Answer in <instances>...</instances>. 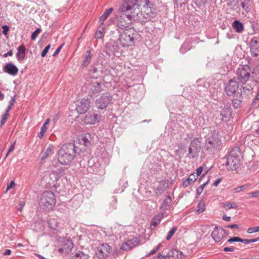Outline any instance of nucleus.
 I'll return each instance as SVG.
<instances>
[{
    "mask_svg": "<svg viewBox=\"0 0 259 259\" xmlns=\"http://www.w3.org/2000/svg\"><path fill=\"white\" fill-rule=\"evenodd\" d=\"M109 163V159L103 154L93 157L88 161L89 171L91 172L102 174L105 167Z\"/></svg>",
    "mask_w": 259,
    "mask_h": 259,
    "instance_id": "7ed1b4c3",
    "label": "nucleus"
},
{
    "mask_svg": "<svg viewBox=\"0 0 259 259\" xmlns=\"http://www.w3.org/2000/svg\"><path fill=\"white\" fill-rule=\"evenodd\" d=\"M201 138L199 137H196L191 141L188 148V154L190 158L194 159L198 156L201 148Z\"/></svg>",
    "mask_w": 259,
    "mask_h": 259,
    "instance_id": "1a4fd4ad",
    "label": "nucleus"
},
{
    "mask_svg": "<svg viewBox=\"0 0 259 259\" xmlns=\"http://www.w3.org/2000/svg\"><path fill=\"white\" fill-rule=\"evenodd\" d=\"M88 255L84 253L83 252L78 251L74 255H72L70 259H88Z\"/></svg>",
    "mask_w": 259,
    "mask_h": 259,
    "instance_id": "58836bf2",
    "label": "nucleus"
},
{
    "mask_svg": "<svg viewBox=\"0 0 259 259\" xmlns=\"http://www.w3.org/2000/svg\"><path fill=\"white\" fill-rule=\"evenodd\" d=\"M111 251V247L107 243H103L98 247L97 254L99 258H104L107 257Z\"/></svg>",
    "mask_w": 259,
    "mask_h": 259,
    "instance_id": "412c9836",
    "label": "nucleus"
},
{
    "mask_svg": "<svg viewBox=\"0 0 259 259\" xmlns=\"http://www.w3.org/2000/svg\"><path fill=\"white\" fill-rule=\"evenodd\" d=\"M56 204V198L54 193L51 191L44 192L40 196L39 205L42 209L52 210Z\"/></svg>",
    "mask_w": 259,
    "mask_h": 259,
    "instance_id": "20e7f679",
    "label": "nucleus"
},
{
    "mask_svg": "<svg viewBox=\"0 0 259 259\" xmlns=\"http://www.w3.org/2000/svg\"><path fill=\"white\" fill-rule=\"evenodd\" d=\"M9 116V113H5L3 115L2 118L1 120V122L0 127L5 123Z\"/></svg>",
    "mask_w": 259,
    "mask_h": 259,
    "instance_id": "bf43d9fd",
    "label": "nucleus"
},
{
    "mask_svg": "<svg viewBox=\"0 0 259 259\" xmlns=\"http://www.w3.org/2000/svg\"><path fill=\"white\" fill-rule=\"evenodd\" d=\"M100 23V25L95 34V38L96 39L102 38L104 35L105 24L104 23Z\"/></svg>",
    "mask_w": 259,
    "mask_h": 259,
    "instance_id": "2f4dec72",
    "label": "nucleus"
},
{
    "mask_svg": "<svg viewBox=\"0 0 259 259\" xmlns=\"http://www.w3.org/2000/svg\"><path fill=\"white\" fill-rule=\"evenodd\" d=\"M249 48L252 56H259V38L253 37L250 41Z\"/></svg>",
    "mask_w": 259,
    "mask_h": 259,
    "instance_id": "a211bd4d",
    "label": "nucleus"
},
{
    "mask_svg": "<svg viewBox=\"0 0 259 259\" xmlns=\"http://www.w3.org/2000/svg\"><path fill=\"white\" fill-rule=\"evenodd\" d=\"M221 205L222 207H223L226 209L236 208L237 207V205H236L235 203H232L230 201H227L225 203H222Z\"/></svg>",
    "mask_w": 259,
    "mask_h": 259,
    "instance_id": "a18cd8bd",
    "label": "nucleus"
},
{
    "mask_svg": "<svg viewBox=\"0 0 259 259\" xmlns=\"http://www.w3.org/2000/svg\"><path fill=\"white\" fill-rule=\"evenodd\" d=\"M119 49L117 42L112 40L106 44L105 53L109 56H118L120 54Z\"/></svg>",
    "mask_w": 259,
    "mask_h": 259,
    "instance_id": "f8f14e48",
    "label": "nucleus"
},
{
    "mask_svg": "<svg viewBox=\"0 0 259 259\" xmlns=\"http://www.w3.org/2000/svg\"><path fill=\"white\" fill-rule=\"evenodd\" d=\"M138 0H124L119 8L120 12H126L133 9Z\"/></svg>",
    "mask_w": 259,
    "mask_h": 259,
    "instance_id": "4be33fe9",
    "label": "nucleus"
},
{
    "mask_svg": "<svg viewBox=\"0 0 259 259\" xmlns=\"http://www.w3.org/2000/svg\"><path fill=\"white\" fill-rule=\"evenodd\" d=\"M235 250V248L233 246H230V247H226L224 248L223 250L225 252H233Z\"/></svg>",
    "mask_w": 259,
    "mask_h": 259,
    "instance_id": "338daca9",
    "label": "nucleus"
},
{
    "mask_svg": "<svg viewBox=\"0 0 259 259\" xmlns=\"http://www.w3.org/2000/svg\"><path fill=\"white\" fill-rule=\"evenodd\" d=\"M64 43H63V44H61V45H60V46H59V47H58V48L56 50V51H55V52L54 53V54H53V56H56L57 55H58V54L60 53V51H61V49L62 48L63 46H64Z\"/></svg>",
    "mask_w": 259,
    "mask_h": 259,
    "instance_id": "0e129e2a",
    "label": "nucleus"
},
{
    "mask_svg": "<svg viewBox=\"0 0 259 259\" xmlns=\"http://www.w3.org/2000/svg\"><path fill=\"white\" fill-rule=\"evenodd\" d=\"M222 138L219 132L215 130H210L205 137L204 149L209 155L220 150L222 146Z\"/></svg>",
    "mask_w": 259,
    "mask_h": 259,
    "instance_id": "f03ea898",
    "label": "nucleus"
},
{
    "mask_svg": "<svg viewBox=\"0 0 259 259\" xmlns=\"http://www.w3.org/2000/svg\"><path fill=\"white\" fill-rule=\"evenodd\" d=\"M171 201V197L169 195H166L160 206V210L162 211L168 210L170 208Z\"/></svg>",
    "mask_w": 259,
    "mask_h": 259,
    "instance_id": "cd10ccee",
    "label": "nucleus"
},
{
    "mask_svg": "<svg viewBox=\"0 0 259 259\" xmlns=\"http://www.w3.org/2000/svg\"><path fill=\"white\" fill-rule=\"evenodd\" d=\"M81 150L73 143L65 144L58 152V162L63 165L70 164L77 155L79 154Z\"/></svg>",
    "mask_w": 259,
    "mask_h": 259,
    "instance_id": "f257e3e1",
    "label": "nucleus"
},
{
    "mask_svg": "<svg viewBox=\"0 0 259 259\" xmlns=\"http://www.w3.org/2000/svg\"><path fill=\"white\" fill-rule=\"evenodd\" d=\"M256 81L255 80H253L252 81L251 84H243L242 87L243 92L246 94L247 96H249L252 94V91L254 87L256 85Z\"/></svg>",
    "mask_w": 259,
    "mask_h": 259,
    "instance_id": "c756f323",
    "label": "nucleus"
},
{
    "mask_svg": "<svg viewBox=\"0 0 259 259\" xmlns=\"http://www.w3.org/2000/svg\"><path fill=\"white\" fill-rule=\"evenodd\" d=\"M132 20L134 21L145 23L150 21L149 17L145 16V13H142L137 7L130 12Z\"/></svg>",
    "mask_w": 259,
    "mask_h": 259,
    "instance_id": "9b49d317",
    "label": "nucleus"
},
{
    "mask_svg": "<svg viewBox=\"0 0 259 259\" xmlns=\"http://www.w3.org/2000/svg\"><path fill=\"white\" fill-rule=\"evenodd\" d=\"M139 242V240L136 237H133L124 241L120 247V249L127 251L136 247Z\"/></svg>",
    "mask_w": 259,
    "mask_h": 259,
    "instance_id": "f3484780",
    "label": "nucleus"
},
{
    "mask_svg": "<svg viewBox=\"0 0 259 259\" xmlns=\"http://www.w3.org/2000/svg\"><path fill=\"white\" fill-rule=\"evenodd\" d=\"M252 73L256 76L259 75V65H257L254 67Z\"/></svg>",
    "mask_w": 259,
    "mask_h": 259,
    "instance_id": "e2e57ef3",
    "label": "nucleus"
},
{
    "mask_svg": "<svg viewBox=\"0 0 259 259\" xmlns=\"http://www.w3.org/2000/svg\"><path fill=\"white\" fill-rule=\"evenodd\" d=\"M194 124L197 126H202L205 123V120L201 114H198L194 118Z\"/></svg>",
    "mask_w": 259,
    "mask_h": 259,
    "instance_id": "f704fd0d",
    "label": "nucleus"
},
{
    "mask_svg": "<svg viewBox=\"0 0 259 259\" xmlns=\"http://www.w3.org/2000/svg\"><path fill=\"white\" fill-rule=\"evenodd\" d=\"M50 47H51V45H48L45 48V49L42 50V51L41 52V57L44 58L46 56L47 54L48 53L49 50L50 49Z\"/></svg>",
    "mask_w": 259,
    "mask_h": 259,
    "instance_id": "4d7b16f0",
    "label": "nucleus"
},
{
    "mask_svg": "<svg viewBox=\"0 0 259 259\" xmlns=\"http://www.w3.org/2000/svg\"><path fill=\"white\" fill-rule=\"evenodd\" d=\"M177 228H172L171 230L168 232L166 239L167 240H170L174 233L176 232Z\"/></svg>",
    "mask_w": 259,
    "mask_h": 259,
    "instance_id": "603ef678",
    "label": "nucleus"
},
{
    "mask_svg": "<svg viewBox=\"0 0 259 259\" xmlns=\"http://www.w3.org/2000/svg\"><path fill=\"white\" fill-rule=\"evenodd\" d=\"M57 243V251L62 255L68 254L74 247L72 241L69 238L60 237L58 239Z\"/></svg>",
    "mask_w": 259,
    "mask_h": 259,
    "instance_id": "39448f33",
    "label": "nucleus"
},
{
    "mask_svg": "<svg viewBox=\"0 0 259 259\" xmlns=\"http://www.w3.org/2000/svg\"><path fill=\"white\" fill-rule=\"evenodd\" d=\"M197 176H195V174H192L187 179V180L191 183L195 182L197 180Z\"/></svg>",
    "mask_w": 259,
    "mask_h": 259,
    "instance_id": "6e6d98bb",
    "label": "nucleus"
},
{
    "mask_svg": "<svg viewBox=\"0 0 259 259\" xmlns=\"http://www.w3.org/2000/svg\"><path fill=\"white\" fill-rule=\"evenodd\" d=\"M3 28V33L4 35H7L8 34V31L10 30V27L7 25H4L2 27Z\"/></svg>",
    "mask_w": 259,
    "mask_h": 259,
    "instance_id": "680f3d73",
    "label": "nucleus"
},
{
    "mask_svg": "<svg viewBox=\"0 0 259 259\" xmlns=\"http://www.w3.org/2000/svg\"><path fill=\"white\" fill-rule=\"evenodd\" d=\"M226 234L223 228H214L211 233V237L215 242H220L225 237Z\"/></svg>",
    "mask_w": 259,
    "mask_h": 259,
    "instance_id": "6ab92c4d",
    "label": "nucleus"
},
{
    "mask_svg": "<svg viewBox=\"0 0 259 259\" xmlns=\"http://www.w3.org/2000/svg\"><path fill=\"white\" fill-rule=\"evenodd\" d=\"M112 99V96L109 92H105L96 100L95 106L99 110H104L110 104Z\"/></svg>",
    "mask_w": 259,
    "mask_h": 259,
    "instance_id": "0eeeda50",
    "label": "nucleus"
},
{
    "mask_svg": "<svg viewBox=\"0 0 259 259\" xmlns=\"http://www.w3.org/2000/svg\"><path fill=\"white\" fill-rule=\"evenodd\" d=\"M113 10V9L112 8L107 9L99 18V22L104 23L105 20L108 18Z\"/></svg>",
    "mask_w": 259,
    "mask_h": 259,
    "instance_id": "4c0bfd02",
    "label": "nucleus"
},
{
    "mask_svg": "<svg viewBox=\"0 0 259 259\" xmlns=\"http://www.w3.org/2000/svg\"><path fill=\"white\" fill-rule=\"evenodd\" d=\"M241 153L239 147H234L231 151L229 152V154L227 155L231 157H234L236 158H239L240 159Z\"/></svg>",
    "mask_w": 259,
    "mask_h": 259,
    "instance_id": "72a5a7b5",
    "label": "nucleus"
},
{
    "mask_svg": "<svg viewBox=\"0 0 259 259\" xmlns=\"http://www.w3.org/2000/svg\"><path fill=\"white\" fill-rule=\"evenodd\" d=\"M91 52L89 50L87 52V55H85L84 59L83 60L81 65L83 67L87 66L90 63L91 60Z\"/></svg>",
    "mask_w": 259,
    "mask_h": 259,
    "instance_id": "ea45409f",
    "label": "nucleus"
},
{
    "mask_svg": "<svg viewBox=\"0 0 259 259\" xmlns=\"http://www.w3.org/2000/svg\"><path fill=\"white\" fill-rule=\"evenodd\" d=\"M47 131V126L45 125H42L40 128V132L38 135V137L40 139L42 138Z\"/></svg>",
    "mask_w": 259,
    "mask_h": 259,
    "instance_id": "5fc2aeb1",
    "label": "nucleus"
},
{
    "mask_svg": "<svg viewBox=\"0 0 259 259\" xmlns=\"http://www.w3.org/2000/svg\"><path fill=\"white\" fill-rule=\"evenodd\" d=\"M36 219H37L35 218H34L35 226L40 225L42 226V227H45L46 226V224H48V227H54V225L55 226V227L59 226V225L56 222V220L54 219H50L47 222L42 220L37 221Z\"/></svg>",
    "mask_w": 259,
    "mask_h": 259,
    "instance_id": "393cba45",
    "label": "nucleus"
},
{
    "mask_svg": "<svg viewBox=\"0 0 259 259\" xmlns=\"http://www.w3.org/2000/svg\"><path fill=\"white\" fill-rule=\"evenodd\" d=\"M102 83L95 80L92 81L90 92L92 94H99L102 90Z\"/></svg>",
    "mask_w": 259,
    "mask_h": 259,
    "instance_id": "bb28decb",
    "label": "nucleus"
},
{
    "mask_svg": "<svg viewBox=\"0 0 259 259\" xmlns=\"http://www.w3.org/2000/svg\"><path fill=\"white\" fill-rule=\"evenodd\" d=\"M26 48L23 44L21 45L17 49V53L16 56L20 54H25Z\"/></svg>",
    "mask_w": 259,
    "mask_h": 259,
    "instance_id": "8fccbe9b",
    "label": "nucleus"
},
{
    "mask_svg": "<svg viewBox=\"0 0 259 259\" xmlns=\"http://www.w3.org/2000/svg\"><path fill=\"white\" fill-rule=\"evenodd\" d=\"M249 197H257L259 196V191L250 192L248 194Z\"/></svg>",
    "mask_w": 259,
    "mask_h": 259,
    "instance_id": "69168bd1",
    "label": "nucleus"
},
{
    "mask_svg": "<svg viewBox=\"0 0 259 259\" xmlns=\"http://www.w3.org/2000/svg\"><path fill=\"white\" fill-rule=\"evenodd\" d=\"M52 147L49 146L46 150L42 154L41 160H44L47 158L50 154L52 153Z\"/></svg>",
    "mask_w": 259,
    "mask_h": 259,
    "instance_id": "de8ad7c7",
    "label": "nucleus"
},
{
    "mask_svg": "<svg viewBox=\"0 0 259 259\" xmlns=\"http://www.w3.org/2000/svg\"><path fill=\"white\" fill-rule=\"evenodd\" d=\"M16 95H14L9 101V105L13 106L16 102Z\"/></svg>",
    "mask_w": 259,
    "mask_h": 259,
    "instance_id": "774afa93",
    "label": "nucleus"
},
{
    "mask_svg": "<svg viewBox=\"0 0 259 259\" xmlns=\"http://www.w3.org/2000/svg\"><path fill=\"white\" fill-rule=\"evenodd\" d=\"M250 186V185L249 184L241 185V186H240L239 187H237L233 189V191L234 193H239L241 191H244L249 189Z\"/></svg>",
    "mask_w": 259,
    "mask_h": 259,
    "instance_id": "37998d69",
    "label": "nucleus"
},
{
    "mask_svg": "<svg viewBox=\"0 0 259 259\" xmlns=\"http://www.w3.org/2000/svg\"><path fill=\"white\" fill-rule=\"evenodd\" d=\"M239 87V82L234 78L229 81L227 84L225 91L226 94L228 96L233 95Z\"/></svg>",
    "mask_w": 259,
    "mask_h": 259,
    "instance_id": "4468645a",
    "label": "nucleus"
},
{
    "mask_svg": "<svg viewBox=\"0 0 259 259\" xmlns=\"http://www.w3.org/2000/svg\"><path fill=\"white\" fill-rule=\"evenodd\" d=\"M198 86L201 87V86L204 88L207 89L208 87L209 86V84L208 82H206L204 81H202L201 80L197 81Z\"/></svg>",
    "mask_w": 259,
    "mask_h": 259,
    "instance_id": "864d4df0",
    "label": "nucleus"
},
{
    "mask_svg": "<svg viewBox=\"0 0 259 259\" xmlns=\"http://www.w3.org/2000/svg\"><path fill=\"white\" fill-rule=\"evenodd\" d=\"M5 72L13 76H15L18 72L17 67L12 63H8L3 67Z\"/></svg>",
    "mask_w": 259,
    "mask_h": 259,
    "instance_id": "b1692460",
    "label": "nucleus"
},
{
    "mask_svg": "<svg viewBox=\"0 0 259 259\" xmlns=\"http://www.w3.org/2000/svg\"><path fill=\"white\" fill-rule=\"evenodd\" d=\"M225 165L229 170H236L240 166V159L227 156Z\"/></svg>",
    "mask_w": 259,
    "mask_h": 259,
    "instance_id": "ddd939ff",
    "label": "nucleus"
},
{
    "mask_svg": "<svg viewBox=\"0 0 259 259\" xmlns=\"http://www.w3.org/2000/svg\"><path fill=\"white\" fill-rule=\"evenodd\" d=\"M141 5L145 13V16L149 17L151 20L154 18L156 15V9L155 5L149 0H143L141 2Z\"/></svg>",
    "mask_w": 259,
    "mask_h": 259,
    "instance_id": "9d476101",
    "label": "nucleus"
},
{
    "mask_svg": "<svg viewBox=\"0 0 259 259\" xmlns=\"http://www.w3.org/2000/svg\"><path fill=\"white\" fill-rule=\"evenodd\" d=\"M223 118H227L230 115V107L228 105L225 106L221 112Z\"/></svg>",
    "mask_w": 259,
    "mask_h": 259,
    "instance_id": "c03bdc74",
    "label": "nucleus"
},
{
    "mask_svg": "<svg viewBox=\"0 0 259 259\" xmlns=\"http://www.w3.org/2000/svg\"><path fill=\"white\" fill-rule=\"evenodd\" d=\"M163 217V213L159 212L154 215L150 223V227H156L161 222Z\"/></svg>",
    "mask_w": 259,
    "mask_h": 259,
    "instance_id": "7c9ffc66",
    "label": "nucleus"
},
{
    "mask_svg": "<svg viewBox=\"0 0 259 259\" xmlns=\"http://www.w3.org/2000/svg\"><path fill=\"white\" fill-rule=\"evenodd\" d=\"M90 138V134H85L84 135H82L80 137V138L79 139L80 143L83 145H84L85 147H87L90 145V141L89 140V139Z\"/></svg>",
    "mask_w": 259,
    "mask_h": 259,
    "instance_id": "c9c22d12",
    "label": "nucleus"
},
{
    "mask_svg": "<svg viewBox=\"0 0 259 259\" xmlns=\"http://www.w3.org/2000/svg\"><path fill=\"white\" fill-rule=\"evenodd\" d=\"M242 103V96L241 94H236L234 96L232 100L233 106L234 108H238L240 107Z\"/></svg>",
    "mask_w": 259,
    "mask_h": 259,
    "instance_id": "c85d7f7f",
    "label": "nucleus"
},
{
    "mask_svg": "<svg viewBox=\"0 0 259 259\" xmlns=\"http://www.w3.org/2000/svg\"><path fill=\"white\" fill-rule=\"evenodd\" d=\"M15 144H16V142H14V143H13L11 146L9 147V150L8 151H7V154H6V155L4 158V159L5 160L6 159V158L8 156V155H9V154L14 150L15 149Z\"/></svg>",
    "mask_w": 259,
    "mask_h": 259,
    "instance_id": "13d9d810",
    "label": "nucleus"
},
{
    "mask_svg": "<svg viewBox=\"0 0 259 259\" xmlns=\"http://www.w3.org/2000/svg\"><path fill=\"white\" fill-rule=\"evenodd\" d=\"M236 80L245 84L250 77V74L244 67L239 68L237 71Z\"/></svg>",
    "mask_w": 259,
    "mask_h": 259,
    "instance_id": "2eb2a0df",
    "label": "nucleus"
},
{
    "mask_svg": "<svg viewBox=\"0 0 259 259\" xmlns=\"http://www.w3.org/2000/svg\"><path fill=\"white\" fill-rule=\"evenodd\" d=\"M136 34V31L134 28H128L119 35L118 40L122 47H128L134 42Z\"/></svg>",
    "mask_w": 259,
    "mask_h": 259,
    "instance_id": "423d86ee",
    "label": "nucleus"
},
{
    "mask_svg": "<svg viewBox=\"0 0 259 259\" xmlns=\"http://www.w3.org/2000/svg\"><path fill=\"white\" fill-rule=\"evenodd\" d=\"M190 49L189 45L187 43L183 44L180 49V52L181 54L185 53L188 50Z\"/></svg>",
    "mask_w": 259,
    "mask_h": 259,
    "instance_id": "09e8293b",
    "label": "nucleus"
},
{
    "mask_svg": "<svg viewBox=\"0 0 259 259\" xmlns=\"http://www.w3.org/2000/svg\"><path fill=\"white\" fill-rule=\"evenodd\" d=\"M90 100L82 99L76 104V110L79 114L85 113L90 106Z\"/></svg>",
    "mask_w": 259,
    "mask_h": 259,
    "instance_id": "dca6fc26",
    "label": "nucleus"
},
{
    "mask_svg": "<svg viewBox=\"0 0 259 259\" xmlns=\"http://www.w3.org/2000/svg\"><path fill=\"white\" fill-rule=\"evenodd\" d=\"M182 253L177 249H173L168 253L169 256H172L177 258H181L182 257Z\"/></svg>",
    "mask_w": 259,
    "mask_h": 259,
    "instance_id": "a19ab883",
    "label": "nucleus"
},
{
    "mask_svg": "<svg viewBox=\"0 0 259 259\" xmlns=\"http://www.w3.org/2000/svg\"><path fill=\"white\" fill-rule=\"evenodd\" d=\"M250 0H237V3H240L242 8L246 11H248L250 5Z\"/></svg>",
    "mask_w": 259,
    "mask_h": 259,
    "instance_id": "79ce46f5",
    "label": "nucleus"
},
{
    "mask_svg": "<svg viewBox=\"0 0 259 259\" xmlns=\"http://www.w3.org/2000/svg\"><path fill=\"white\" fill-rule=\"evenodd\" d=\"M41 31V28H37L34 31H33L31 35V39L32 40H35L38 35Z\"/></svg>",
    "mask_w": 259,
    "mask_h": 259,
    "instance_id": "3c124183",
    "label": "nucleus"
},
{
    "mask_svg": "<svg viewBox=\"0 0 259 259\" xmlns=\"http://www.w3.org/2000/svg\"><path fill=\"white\" fill-rule=\"evenodd\" d=\"M168 180H161L155 190L156 195H161L166 190L168 186Z\"/></svg>",
    "mask_w": 259,
    "mask_h": 259,
    "instance_id": "a878e982",
    "label": "nucleus"
},
{
    "mask_svg": "<svg viewBox=\"0 0 259 259\" xmlns=\"http://www.w3.org/2000/svg\"><path fill=\"white\" fill-rule=\"evenodd\" d=\"M202 201L203 199H202L197 205V209L196 211L198 214L202 212L205 209V205L204 203L202 202Z\"/></svg>",
    "mask_w": 259,
    "mask_h": 259,
    "instance_id": "49530a36",
    "label": "nucleus"
},
{
    "mask_svg": "<svg viewBox=\"0 0 259 259\" xmlns=\"http://www.w3.org/2000/svg\"><path fill=\"white\" fill-rule=\"evenodd\" d=\"M232 27L236 32L238 33H241L244 29L243 24L238 20H235L233 22Z\"/></svg>",
    "mask_w": 259,
    "mask_h": 259,
    "instance_id": "473e14b6",
    "label": "nucleus"
},
{
    "mask_svg": "<svg viewBox=\"0 0 259 259\" xmlns=\"http://www.w3.org/2000/svg\"><path fill=\"white\" fill-rule=\"evenodd\" d=\"M246 232L248 234H252L259 232V228H248Z\"/></svg>",
    "mask_w": 259,
    "mask_h": 259,
    "instance_id": "052dcab7",
    "label": "nucleus"
},
{
    "mask_svg": "<svg viewBox=\"0 0 259 259\" xmlns=\"http://www.w3.org/2000/svg\"><path fill=\"white\" fill-rule=\"evenodd\" d=\"M259 240V235L255 238L253 239H241L238 237H233L228 240V242L232 243L236 242H240L244 244H248L250 243L255 242Z\"/></svg>",
    "mask_w": 259,
    "mask_h": 259,
    "instance_id": "5701e85b",
    "label": "nucleus"
},
{
    "mask_svg": "<svg viewBox=\"0 0 259 259\" xmlns=\"http://www.w3.org/2000/svg\"><path fill=\"white\" fill-rule=\"evenodd\" d=\"M101 116L97 113H88L84 116V122L88 124H95L99 122Z\"/></svg>",
    "mask_w": 259,
    "mask_h": 259,
    "instance_id": "aec40b11",
    "label": "nucleus"
},
{
    "mask_svg": "<svg viewBox=\"0 0 259 259\" xmlns=\"http://www.w3.org/2000/svg\"><path fill=\"white\" fill-rule=\"evenodd\" d=\"M128 11L123 12L124 13L118 17L116 21V26L118 28L121 30L126 29L132 24V19Z\"/></svg>",
    "mask_w": 259,
    "mask_h": 259,
    "instance_id": "6e6552de",
    "label": "nucleus"
},
{
    "mask_svg": "<svg viewBox=\"0 0 259 259\" xmlns=\"http://www.w3.org/2000/svg\"><path fill=\"white\" fill-rule=\"evenodd\" d=\"M117 199L115 197H112V200L107 209L108 212H111L117 208Z\"/></svg>",
    "mask_w": 259,
    "mask_h": 259,
    "instance_id": "e433bc0d",
    "label": "nucleus"
}]
</instances>
